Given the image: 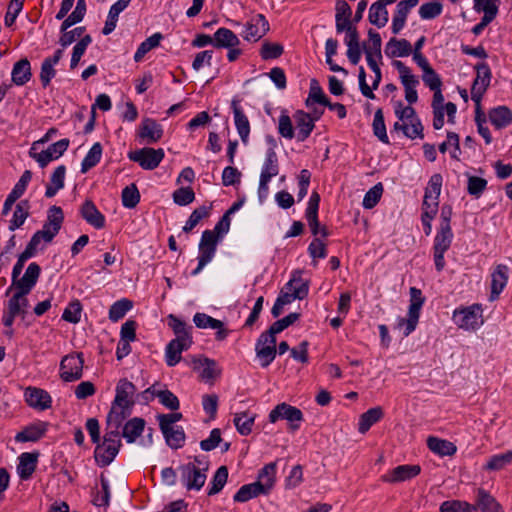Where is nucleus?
Instances as JSON below:
<instances>
[{
    "mask_svg": "<svg viewBox=\"0 0 512 512\" xmlns=\"http://www.w3.org/2000/svg\"><path fill=\"white\" fill-rule=\"evenodd\" d=\"M421 472V467L419 465H411L404 464L399 465L392 470H390L387 474L381 477V480L386 483L396 484L404 481L411 480L418 476Z\"/></svg>",
    "mask_w": 512,
    "mask_h": 512,
    "instance_id": "14",
    "label": "nucleus"
},
{
    "mask_svg": "<svg viewBox=\"0 0 512 512\" xmlns=\"http://www.w3.org/2000/svg\"><path fill=\"white\" fill-rule=\"evenodd\" d=\"M489 120L496 129H503L512 123V111L507 106H498L489 111Z\"/></svg>",
    "mask_w": 512,
    "mask_h": 512,
    "instance_id": "34",
    "label": "nucleus"
},
{
    "mask_svg": "<svg viewBox=\"0 0 512 512\" xmlns=\"http://www.w3.org/2000/svg\"><path fill=\"white\" fill-rule=\"evenodd\" d=\"M136 391L137 389L132 382L128 381L126 378L120 379L116 385V395L112 404L125 409H133Z\"/></svg>",
    "mask_w": 512,
    "mask_h": 512,
    "instance_id": "12",
    "label": "nucleus"
},
{
    "mask_svg": "<svg viewBox=\"0 0 512 512\" xmlns=\"http://www.w3.org/2000/svg\"><path fill=\"white\" fill-rule=\"evenodd\" d=\"M208 470V462L200 468L195 463H187L179 467L181 481L187 490L199 491L206 482V471Z\"/></svg>",
    "mask_w": 512,
    "mask_h": 512,
    "instance_id": "3",
    "label": "nucleus"
},
{
    "mask_svg": "<svg viewBox=\"0 0 512 512\" xmlns=\"http://www.w3.org/2000/svg\"><path fill=\"white\" fill-rule=\"evenodd\" d=\"M163 39V35L159 32L154 33L150 37H148L145 41H143L137 51L134 54L135 62H140L144 56L153 48L159 46L160 41Z\"/></svg>",
    "mask_w": 512,
    "mask_h": 512,
    "instance_id": "52",
    "label": "nucleus"
},
{
    "mask_svg": "<svg viewBox=\"0 0 512 512\" xmlns=\"http://www.w3.org/2000/svg\"><path fill=\"white\" fill-rule=\"evenodd\" d=\"M279 173L278 157L273 148H269L262 166L260 178L271 180Z\"/></svg>",
    "mask_w": 512,
    "mask_h": 512,
    "instance_id": "40",
    "label": "nucleus"
},
{
    "mask_svg": "<svg viewBox=\"0 0 512 512\" xmlns=\"http://www.w3.org/2000/svg\"><path fill=\"white\" fill-rule=\"evenodd\" d=\"M421 308V305L410 304L408 310V318H401L399 320V326H405L403 333L404 336L410 335L415 330L419 320Z\"/></svg>",
    "mask_w": 512,
    "mask_h": 512,
    "instance_id": "49",
    "label": "nucleus"
},
{
    "mask_svg": "<svg viewBox=\"0 0 512 512\" xmlns=\"http://www.w3.org/2000/svg\"><path fill=\"white\" fill-rule=\"evenodd\" d=\"M24 396L26 403L38 411L47 410L52 405L50 394L41 388L28 387L24 392Z\"/></svg>",
    "mask_w": 512,
    "mask_h": 512,
    "instance_id": "18",
    "label": "nucleus"
},
{
    "mask_svg": "<svg viewBox=\"0 0 512 512\" xmlns=\"http://www.w3.org/2000/svg\"><path fill=\"white\" fill-rule=\"evenodd\" d=\"M121 198H122V205L125 208H128V209L135 208L140 201V193H139V190H138L136 184L132 183V184L126 186L122 190Z\"/></svg>",
    "mask_w": 512,
    "mask_h": 512,
    "instance_id": "54",
    "label": "nucleus"
},
{
    "mask_svg": "<svg viewBox=\"0 0 512 512\" xmlns=\"http://www.w3.org/2000/svg\"><path fill=\"white\" fill-rule=\"evenodd\" d=\"M300 318L299 313H290L280 320L275 321L267 330L268 333L276 337V334L282 332L290 325L294 324Z\"/></svg>",
    "mask_w": 512,
    "mask_h": 512,
    "instance_id": "60",
    "label": "nucleus"
},
{
    "mask_svg": "<svg viewBox=\"0 0 512 512\" xmlns=\"http://www.w3.org/2000/svg\"><path fill=\"white\" fill-rule=\"evenodd\" d=\"M369 22L378 28L384 27L389 20V13L387 8L382 6L379 2H374L369 8L368 15Z\"/></svg>",
    "mask_w": 512,
    "mask_h": 512,
    "instance_id": "45",
    "label": "nucleus"
},
{
    "mask_svg": "<svg viewBox=\"0 0 512 512\" xmlns=\"http://www.w3.org/2000/svg\"><path fill=\"white\" fill-rule=\"evenodd\" d=\"M69 143V139L64 138L51 144L46 150L38 152L39 142H34L29 150V156L33 158L41 168H44L52 160L61 157L68 149Z\"/></svg>",
    "mask_w": 512,
    "mask_h": 512,
    "instance_id": "1",
    "label": "nucleus"
},
{
    "mask_svg": "<svg viewBox=\"0 0 512 512\" xmlns=\"http://www.w3.org/2000/svg\"><path fill=\"white\" fill-rule=\"evenodd\" d=\"M82 305L79 300H74L65 308L62 319L77 324L81 319Z\"/></svg>",
    "mask_w": 512,
    "mask_h": 512,
    "instance_id": "64",
    "label": "nucleus"
},
{
    "mask_svg": "<svg viewBox=\"0 0 512 512\" xmlns=\"http://www.w3.org/2000/svg\"><path fill=\"white\" fill-rule=\"evenodd\" d=\"M269 493V485L263 487L262 484L258 481H255L251 484H245L240 487V489L236 492L233 497L235 502H247L248 500L255 498L261 494Z\"/></svg>",
    "mask_w": 512,
    "mask_h": 512,
    "instance_id": "27",
    "label": "nucleus"
},
{
    "mask_svg": "<svg viewBox=\"0 0 512 512\" xmlns=\"http://www.w3.org/2000/svg\"><path fill=\"white\" fill-rule=\"evenodd\" d=\"M82 218L96 229L105 226V217L91 200H85L80 208Z\"/></svg>",
    "mask_w": 512,
    "mask_h": 512,
    "instance_id": "26",
    "label": "nucleus"
},
{
    "mask_svg": "<svg viewBox=\"0 0 512 512\" xmlns=\"http://www.w3.org/2000/svg\"><path fill=\"white\" fill-rule=\"evenodd\" d=\"M294 123L298 130L296 138L299 142H304L312 133L315 122L311 119L310 115L303 110H297L293 114Z\"/></svg>",
    "mask_w": 512,
    "mask_h": 512,
    "instance_id": "24",
    "label": "nucleus"
},
{
    "mask_svg": "<svg viewBox=\"0 0 512 512\" xmlns=\"http://www.w3.org/2000/svg\"><path fill=\"white\" fill-rule=\"evenodd\" d=\"M145 420L139 417L130 419L123 426L122 436L128 443H133L143 433Z\"/></svg>",
    "mask_w": 512,
    "mask_h": 512,
    "instance_id": "41",
    "label": "nucleus"
},
{
    "mask_svg": "<svg viewBox=\"0 0 512 512\" xmlns=\"http://www.w3.org/2000/svg\"><path fill=\"white\" fill-rule=\"evenodd\" d=\"M133 307V302L127 298L114 302L109 309V319L117 322L122 319L126 313Z\"/></svg>",
    "mask_w": 512,
    "mask_h": 512,
    "instance_id": "53",
    "label": "nucleus"
},
{
    "mask_svg": "<svg viewBox=\"0 0 512 512\" xmlns=\"http://www.w3.org/2000/svg\"><path fill=\"white\" fill-rule=\"evenodd\" d=\"M193 322L196 327L200 329H214L216 330L215 339L223 341L227 338L229 330L224 327V323L215 319L205 313H196L193 317Z\"/></svg>",
    "mask_w": 512,
    "mask_h": 512,
    "instance_id": "17",
    "label": "nucleus"
},
{
    "mask_svg": "<svg viewBox=\"0 0 512 512\" xmlns=\"http://www.w3.org/2000/svg\"><path fill=\"white\" fill-rule=\"evenodd\" d=\"M440 512H476V507L465 501H444L440 506Z\"/></svg>",
    "mask_w": 512,
    "mask_h": 512,
    "instance_id": "59",
    "label": "nucleus"
},
{
    "mask_svg": "<svg viewBox=\"0 0 512 512\" xmlns=\"http://www.w3.org/2000/svg\"><path fill=\"white\" fill-rule=\"evenodd\" d=\"M244 27L242 37L253 42L261 39L269 31V23L262 14L254 16Z\"/></svg>",
    "mask_w": 512,
    "mask_h": 512,
    "instance_id": "16",
    "label": "nucleus"
},
{
    "mask_svg": "<svg viewBox=\"0 0 512 512\" xmlns=\"http://www.w3.org/2000/svg\"><path fill=\"white\" fill-rule=\"evenodd\" d=\"M383 417V410L381 407H374L368 409L366 412L361 414L358 423V431L361 434H365L372 425L380 421Z\"/></svg>",
    "mask_w": 512,
    "mask_h": 512,
    "instance_id": "42",
    "label": "nucleus"
},
{
    "mask_svg": "<svg viewBox=\"0 0 512 512\" xmlns=\"http://www.w3.org/2000/svg\"><path fill=\"white\" fill-rule=\"evenodd\" d=\"M30 203L28 200H21L15 206L13 217L9 223V230L15 231L20 228L30 215Z\"/></svg>",
    "mask_w": 512,
    "mask_h": 512,
    "instance_id": "43",
    "label": "nucleus"
},
{
    "mask_svg": "<svg viewBox=\"0 0 512 512\" xmlns=\"http://www.w3.org/2000/svg\"><path fill=\"white\" fill-rule=\"evenodd\" d=\"M218 242V234L213 230H205L199 243L200 255L207 256L213 259L216 252V245Z\"/></svg>",
    "mask_w": 512,
    "mask_h": 512,
    "instance_id": "39",
    "label": "nucleus"
},
{
    "mask_svg": "<svg viewBox=\"0 0 512 512\" xmlns=\"http://www.w3.org/2000/svg\"><path fill=\"white\" fill-rule=\"evenodd\" d=\"M38 453L24 452L19 456L17 472L22 480H28L34 473L37 465Z\"/></svg>",
    "mask_w": 512,
    "mask_h": 512,
    "instance_id": "29",
    "label": "nucleus"
},
{
    "mask_svg": "<svg viewBox=\"0 0 512 512\" xmlns=\"http://www.w3.org/2000/svg\"><path fill=\"white\" fill-rule=\"evenodd\" d=\"M233 422L237 431L241 435L246 436L249 435L252 431L254 417L249 416L247 413L236 414Z\"/></svg>",
    "mask_w": 512,
    "mask_h": 512,
    "instance_id": "62",
    "label": "nucleus"
},
{
    "mask_svg": "<svg viewBox=\"0 0 512 512\" xmlns=\"http://www.w3.org/2000/svg\"><path fill=\"white\" fill-rule=\"evenodd\" d=\"M65 174L66 167L64 165H60L54 170L50 177V183L46 186L45 196L47 198H52L64 187Z\"/></svg>",
    "mask_w": 512,
    "mask_h": 512,
    "instance_id": "44",
    "label": "nucleus"
},
{
    "mask_svg": "<svg viewBox=\"0 0 512 512\" xmlns=\"http://www.w3.org/2000/svg\"><path fill=\"white\" fill-rule=\"evenodd\" d=\"M257 357L260 359L263 368L268 367L277 354L276 337L267 331L261 333L255 345Z\"/></svg>",
    "mask_w": 512,
    "mask_h": 512,
    "instance_id": "8",
    "label": "nucleus"
},
{
    "mask_svg": "<svg viewBox=\"0 0 512 512\" xmlns=\"http://www.w3.org/2000/svg\"><path fill=\"white\" fill-rule=\"evenodd\" d=\"M278 419H286L291 422V428L293 430L299 428V424L295 422H301L303 420V413L297 407L291 406L286 403L278 404L269 414V420L275 423Z\"/></svg>",
    "mask_w": 512,
    "mask_h": 512,
    "instance_id": "13",
    "label": "nucleus"
},
{
    "mask_svg": "<svg viewBox=\"0 0 512 512\" xmlns=\"http://www.w3.org/2000/svg\"><path fill=\"white\" fill-rule=\"evenodd\" d=\"M512 463V450H509L502 454L493 455L487 464L485 465V468L487 470H501Z\"/></svg>",
    "mask_w": 512,
    "mask_h": 512,
    "instance_id": "57",
    "label": "nucleus"
},
{
    "mask_svg": "<svg viewBox=\"0 0 512 512\" xmlns=\"http://www.w3.org/2000/svg\"><path fill=\"white\" fill-rule=\"evenodd\" d=\"M285 288L299 300L304 299L309 292L308 281L302 278V272L299 270L293 272L291 279L285 284Z\"/></svg>",
    "mask_w": 512,
    "mask_h": 512,
    "instance_id": "30",
    "label": "nucleus"
},
{
    "mask_svg": "<svg viewBox=\"0 0 512 512\" xmlns=\"http://www.w3.org/2000/svg\"><path fill=\"white\" fill-rule=\"evenodd\" d=\"M64 215L61 207L53 205L48 210L47 221L38 232L45 242H51L61 229Z\"/></svg>",
    "mask_w": 512,
    "mask_h": 512,
    "instance_id": "11",
    "label": "nucleus"
},
{
    "mask_svg": "<svg viewBox=\"0 0 512 512\" xmlns=\"http://www.w3.org/2000/svg\"><path fill=\"white\" fill-rule=\"evenodd\" d=\"M335 28L352 22V9L345 0H337L335 5Z\"/></svg>",
    "mask_w": 512,
    "mask_h": 512,
    "instance_id": "50",
    "label": "nucleus"
},
{
    "mask_svg": "<svg viewBox=\"0 0 512 512\" xmlns=\"http://www.w3.org/2000/svg\"><path fill=\"white\" fill-rule=\"evenodd\" d=\"M120 447L121 444H113L105 441L98 444L94 451L96 463L101 467L108 466L118 454Z\"/></svg>",
    "mask_w": 512,
    "mask_h": 512,
    "instance_id": "25",
    "label": "nucleus"
},
{
    "mask_svg": "<svg viewBox=\"0 0 512 512\" xmlns=\"http://www.w3.org/2000/svg\"><path fill=\"white\" fill-rule=\"evenodd\" d=\"M319 203L320 195L314 191L309 198L308 206L305 212V217L314 236H316L320 231V224L318 221Z\"/></svg>",
    "mask_w": 512,
    "mask_h": 512,
    "instance_id": "28",
    "label": "nucleus"
},
{
    "mask_svg": "<svg viewBox=\"0 0 512 512\" xmlns=\"http://www.w3.org/2000/svg\"><path fill=\"white\" fill-rule=\"evenodd\" d=\"M385 53L389 57H407L412 53V45L406 39L391 38L386 44Z\"/></svg>",
    "mask_w": 512,
    "mask_h": 512,
    "instance_id": "36",
    "label": "nucleus"
},
{
    "mask_svg": "<svg viewBox=\"0 0 512 512\" xmlns=\"http://www.w3.org/2000/svg\"><path fill=\"white\" fill-rule=\"evenodd\" d=\"M241 100L237 97H234L231 101V108L234 114V123L237 129V132L244 144H247L249 134H250V122L245 115L242 107L240 106Z\"/></svg>",
    "mask_w": 512,
    "mask_h": 512,
    "instance_id": "19",
    "label": "nucleus"
},
{
    "mask_svg": "<svg viewBox=\"0 0 512 512\" xmlns=\"http://www.w3.org/2000/svg\"><path fill=\"white\" fill-rule=\"evenodd\" d=\"M419 0H401L396 6L392 18V32L398 34L404 28L407 16L412 8L417 6Z\"/></svg>",
    "mask_w": 512,
    "mask_h": 512,
    "instance_id": "22",
    "label": "nucleus"
},
{
    "mask_svg": "<svg viewBox=\"0 0 512 512\" xmlns=\"http://www.w3.org/2000/svg\"><path fill=\"white\" fill-rule=\"evenodd\" d=\"M328 100L329 99L324 94L318 81L316 79H311L309 94L305 100L306 107L311 108L316 103L325 106V104L328 103Z\"/></svg>",
    "mask_w": 512,
    "mask_h": 512,
    "instance_id": "46",
    "label": "nucleus"
},
{
    "mask_svg": "<svg viewBox=\"0 0 512 512\" xmlns=\"http://www.w3.org/2000/svg\"><path fill=\"white\" fill-rule=\"evenodd\" d=\"M227 479L228 468L226 466H220L212 478L211 488L208 490V495L212 496L218 494L225 486Z\"/></svg>",
    "mask_w": 512,
    "mask_h": 512,
    "instance_id": "55",
    "label": "nucleus"
},
{
    "mask_svg": "<svg viewBox=\"0 0 512 512\" xmlns=\"http://www.w3.org/2000/svg\"><path fill=\"white\" fill-rule=\"evenodd\" d=\"M130 2L131 0H118L110 7L105 25L102 30L104 35H109L114 31L117 25L119 14L129 6Z\"/></svg>",
    "mask_w": 512,
    "mask_h": 512,
    "instance_id": "31",
    "label": "nucleus"
},
{
    "mask_svg": "<svg viewBox=\"0 0 512 512\" xmlns=\"http://www.w3.org/2000/svg\"><path fill=\"white\" fill-rule=\"evenodd\" d=\"M84 365L83 353L65 356L60 363V377L65 382H73L82 377Z\"/></svg>",
    "mask_w": 512,
    "mask_h": 512,
    "instance_id": "9",
    "label": "nucleus"
},
{
    "mask_svg": "<svg viewBox=\"0 0 512 512\" xmlns=\"http://www.w3.org/2000/svg\"><path fill=\"white\" fill-rule=\"evenodd\" d=\"M368 37H369V43H364V52L366 51L372 53L377 58L381 59V45H382V39L378 32L374 31L373 29L368 30Z\"/></svg>",
    "mask_w": 512,
    "mask_h": 512,
    "instance_id": "61",
    "label": "nucleus"
},
{
    "mask_svg": "<svg viewBox=\"0 0 512 512\" xmlns=\"http://www.w3.org/2000/svg\"><path fill=\"white\" fill-rule=\"evenodd\" d=\"M509 268L504 264H498L491 274V292L489 301H496L508 282Z\"/></svg>",
    "mask_w": 512,
    "mask_h": 512,
    "instance_id": "21",
    "label": "nucleus"
},
{
    "mask_svg": "<svg viewBox=\"0 0 512 512\" xmlns=\"http://www.w3.org/2000/svg\"><path fill=\"white\" fill-rule=\"evenodd\" d=\"M132 413V409H125L112 404L106 418V425L108 427L121 428L124 420Z\"/></svg>",
    "mask_w": 512,
    "mask_h": 512,
    "instance_id": "48",
    "label": "nucleus"
},
{
    "mask_svg": "<svg viewBox=\"0 0 512 512\" xmlns=\"http://www.w3.org/2000/svg\"><path fill=\"white\" fill-rule=\"evenodd\" d=\"M474 506L481 512H504L497 500L482 488L477 490L476 505Z\"/></svg>",
    "mask_w": 512,
    "mask_h": 512,
    "instance_id": "33",
    "label": "nucleus"
},
{
    "mask_svg": "<svg viewBox=\"0 0 512 512\" xmlns=\"http://www.w3.org/2000/svg\"><path fill=\"white\" fill-rule=\"evenodd\" d=\"M41 273L40 266L33 262L30 263L24 273V275L21 278H16L15 282H12L11 286L8 288L6 294L8 295L9 292L15 288V289H21L24 290V293H30L31 290L36 285L38 278Z\"/></svg>",
    "mask_w": 512,
    "mask_h": 512,
    "instance_id": "15",
    "label": "nucleus"
},
{
    "mask_svg": "<svg viewBox=\"0 0 512 512\" xmlns=\"http://www.w3.org/2000/svg\"><path fill=\"white\" fill-rule=\"evenodd\" d=\"M240 44L238 36L228 28H219L214 33L213 46L215 48H233Z\"/></svg>",
    "mask_w": 512,
    "mask_h": 512,
    "instance_id": "32",
    "label": "nucleus"
},
{
    "mask_svg": "<svg viewBox=\"0 0 512 512\" xmlns=\"http://www.w3.org/2000/svg\"><path fill=\"white\" fill-rule=\"evenodd\" d=\"M453 239L451 228H439L434 239L433 257L435 268L441 272L445 267L444 254L450 248Z\"/></svg>",
    "mask_w": 512,
    "mask_h": 512,
    "instance_id": "5",
    "label": "nucleus"
},
{
    "mask_svg": "<svg viewBox=\"0 0 512 512\" xmlns=\"http://www.w3.org/2000/svg\"><path fill=\"white\" fill-rule=\"evenodd\" d=\"M193 341L192 339H178L171 340L165 349L166 364L173 367L181 361V353L190 348Z\"/></svg>",
    "mask_w": 512,
    "mask_h": 512,
    "instance_id": "20",
    "label": "nucleus"
},
{
    "mask_svg": "<svg viewBox=\"0 0 512 512\" xmlns=\"http://www.w3.org/2000/svg\"><path fill=\"white\" fill-rule=\"evenodd\" d=\"M47 428L48 423L46 422L30 425L19 432L16 435L15 440L18 442H35L45 434Z\"/></svg>",
    "mask_w": 512,
    "mask_h": 512,
    "instance_id": "37",
    "label": "nucleus"
},
{
    "mask_svg": "<svg viewBox=\"0 0 512 512\" xmlns=\"http://www.w3.org/2000/svg\"><path fill=\"white\" fill-rule=\"evenodd\" d=\"M475 69L477 74L471 87V99L475 104H479L490 85L492 74L490 67L485 62L478 63Z\"/></svg>",
    "mask_w": 512,
    "mask_h": 512,
    "instance_id": "10",
    "label": "nucleus"
},
{
    "mask_svg": "<svg viewBox=\"0 0 512 512\" xmlns=\"http://www.w3.org/2000/svg\"><path fill=\"white\" fill-rule=\"evenodd\" d=\"M453 320L461 329L476 330L483 324L482 307L480 304H473L468 307L455 309Z\"/></svg>",
    "mask_w": 512,
    "mask_h": 512,
    "instance_id": "2",
    "label": "nucleus"
},
{
    "mask_svg": "<svg viewBox=\"0 0 512 512\" xmlns=\"http://www.w3.org/2000/svg\"><path fill=\"white\" fill-rule=\"evenodd\" d=\"M102 156V146L99 142L93 144L81 163V172L86 173L96 166Z\"/></svg>",
    "mask_w": 512,
    "mask_h": 512,
    "instance_id": "51",
    "label": "nucleus"
},
{
    "mask_svg": "<svg viewBox=\"0 0 512 512\" xmlns=\"http://www.w3.org/2000/svg\"><path fill=\"white\" fill-rule=\"evenodd\" d=\"M164 150L162 148L154 149L144 147L128 153L131 161L138 163L145 170H153L159 166L164 158Z\"/></svg>",
    "mask_w": 512,
    "mask_h": 512,
    "instance_id": "4",
    "label": "nucleus"
},
{
    "mask_svg": "<svg viewBox=\"0 0 512 512\" xmlns=\"http://www.w3.org/2000/svg\"><path fill=\"white\" fill-rule=\"evenodd\" d=\"M209 210L210 208L206 206H201L195 209L189 216L185 225L183 226V231L185 233H189L190 231H192L203 218L209 216Z\"/></svg>",
    "mask_w": 512,
    "mask_h": 512,
    "instance_id": "63",
    "label": "nucleus"
},
{
    "mask_svg": "<svg viewBox=\"0 0 512 512\" xmlns=\"http://www.w3.org/2000/svg\"><path fill=\"white\" fill-rule=\"evenodd\" d=\"M373 133L383 143L388 144L389 139L386 133L384 115L382 109H377L373 119Z\"/></svg>",
    "mask_w": 512,
    "mask_h": 512,
    "instance_id": "58",
    "label": "nucleus"
},
{
    "mask_svg": "<svg viewBox=\"0 0 512 512\" xmlns=\"http://www.w3.org/2000/svg\"><path fill=\"white\" fill-rule=\"evenodd\" d=\"M161 432L165 437L167 445L172 449H179L184 445L185 433L182 427H167V431L164 429Z\"/></svg>",
    "mask_w": 512,
    "mask_h": 512,
    "instance_id": "47",
    "label": "nucleus"
},
{
    "mask_svg": "<svg viewBox=\"0 0 512 512\" xmlns=\"http://www.w3.org/2000/svg\"><path fill=\"white\" fill-rule=\"evenodd\" d=\"M392 65L397 69L402 85L405 90V99L409 104H414L418 100L416 86L419 84L418 78L412 74V71L402 61L394 60Z\"/></svg>",
    "mask_w": 512,
    "mask_h": 512,
    "instance_id": "6",
    "label": "nucleus"
},
{
    "mask_svg": "<svg viewBox=\"0 0 512 512\" xmlns=\"http://www.w3.org/2000/svg\"><path fill=\"white\" fill-rule=\"evenodd\" d=\"M138 136L147 143H156L163 136V128L152 118H144L139 126Z\"/></svg>",
    "mask_w": 512,
    "mask_h": 512,
    "instance_id": "23",
    "label": "nucleus"
},
{
    "mask_svg": "<svg viewBox=\"0 0 512 512\" xmlns=\"http://www.w3.org/2000/svg\"><path fill=\"white\" fill-rule=\"evenodd\" d=\"M31 66L27 58L17 61L12 69L11 78L15 85L22 86L31 79Z\"/></svg>",
    "mask_w": 512,
    "mask_h": 512,
    "instance_id": "35",
    "label": "nucleus"
},
{
    "mask_svg": "<svg viewBox=\"0 0 512 512\" xmlns=\"http://www.w3.org/2000/svg\"><path fill=\"white\" fill-rule=\"evenodd\" d=\"M169 326L173 330L174 334L176 335V338L178 339H192L190 330L192 327H187L186 323L174 316L173 314H170L168 316Z\"/></svg>",
    "mask_w": 512,
    "mask_h": 512,
    "instance_id": "56",
    "label": "nucleus"
},
{
    "mask_svg": "<svg viewBox=\"0 0 512 512\" xmlns=\"http://www.w3.org/2000/svg\"><path fill=\"white\" fill-rule=\"evenodd\" d=\"M337 33L345 32V44L347 45V57L356 65L361 59L360 36L355 23L346 24L336 28Z\"/></svg>",
    "mask_w": 512,
    "mask_h": 512,
    "instance_id": "7",
    "label": "nucleus"
},
{
    "mask_svg": "<svg viewBox=\"0 0 512 512\" xmlns=\"http://www.w3.org/2000/svg\"><path fill=\"white\" fill-rule=\"evenodd\" d=\"M427 446L432 452L440 456H452L457 451L454 443L434 436L427 438Z\"/></svg>",
    "mask_w": 512,
    "mask_h": 512,
    "instance_id": "38",
    "label": "nucleus"
}]
</instances>
